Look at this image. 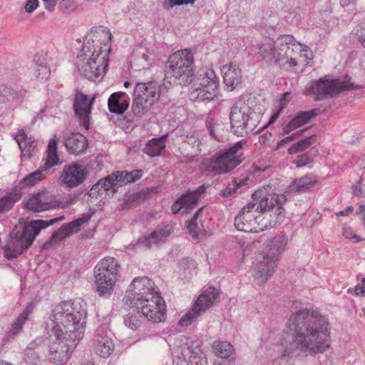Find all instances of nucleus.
Returning a JSON list of instances; mask_svg holds the SVG:
<instances>
[{"label": "nucleus", "instance_id": "f257e3e1", "mask_svg": "<svg viewBox=\"0 0 365 365\" xmlns=\"http://www.w3.org/2000/svg\"><path fill=\"white\" fill-rule=\"evenodd\" d=\"M286 327L289 339L282 344V355L285 358L316 355L325 352L330 346L328 321L316 312L302 309L294 312Z\"/></svg>", "mask_w": 365, "mask_h": 365}, {"label": "nucleus", "instance_id": "f03ea898", "mask_svg": "<svg viewBox=\"0 0 365 365\" xmlns=\"http://www.w3.org/2000/svg\"><path fill=\"white\" fill-rule=\"evenodd\" d=\"M253 201L245 206L235 217V226L239 231L245 232H259L268 227V220L262 215L271 212L270 217L275 220L269 222V225L280 224L284 218L283 205L287 201L284 195L276 193L261 195V191L252 194Z\"/></svg>", "mask_w": 365, "mask_h": 365}, {"label": "nucleus", "instance_id": "7ed1b4c3", "mask_svg": "<svg viewBox=\"0 0 365 365\" xmlns=\"http://www.w3.org/2000/svg\"><path fill=\"white\" fill-rule=\"evenodd\" d=\"M112 34L103 26L92 30L77 56L79 72L90 81H100L108 66V55L111 48Z\"/></svg>", "mask_w": 365, "mask_h": 365}, {"label": "nucleus", "instance_id": "20e7f679", "mask_svg": "<svg viewBox=\"0 0 365 365\" xmlns=\"http://www.w3.org/2000/svg\"><path fill=\"white\" fill-rule=\"evenodd\" d=\"M87 311L80 301H64L53 309L45 323L47 333H59L82 339L86 324Z\"/></svg>", "mask_w": 365, "mask_h": 365}, {"label": "nucleus", "instance_id": "39448f33", "mask_svg": "<svg viewBox=\"0 0 365 365\" xmlns=\"http://www.w3.org/2000/svg\"><path fill=\"white\" fill-rule=\"evenodd\" d=\"M64 219V216L61 215L48 220H32L24 227H14L4 249L5 257L7 259L16 258L32 245L34 238L42 229L63 221Z\"/></svg>", "mask_w": 365, "mask_h": 365}, {"label": "nucleus", "instance_id": "423d86ee", "mask_svg": "<svg viewBox=\"0 0 365 365\" xmlns=\"http://www.w3.org/2000/svg\"><path fill=\"white\" fill-rule=\"evenodd\" d=\"M299 44L291 35H282L274 41L265 38L259 46V53L264 58L288 69L297 65L296 56Z\"/></svg>", "mask_w": 365, "mask_h": 365}, {"label": "nucleus", "instance_id": "0eeeda50", "mask_svg": "<svg viewBox=\"0 0 365 365\" xmlns=\"http://www.w3.org/2000/svg\"><path fill=\"white\" fill-rule=\"evenodd\" d=\"M243 145V140L238 141L229 148L221 150L210 158L204 160L202 163L204 173L215 176L227 173L235 168L245 158L242 153H239Z\"/></svg>", "mask_w": 365, "mask_h": 365}, {"label": "nucleus", "instance_id": "6e6552de", "mask_svg": "<svg viewBox=\"0 0 365 365\" xmlns=\"http://www.w3.org/2000/svg\"><path fill=\"white\" fill-rule=\"evenodd\" d=\"M231 130L237 136L242 137L254 131L259 122V113L254 111L249 101L237 100L230 113Z\"/></svg>", "mask_w": 365, "mask_h": 365}, {"label": "nucleus", "instance_id": "1a4fd4ad", "mask_svg": "<svg viewBox=\"0 0 365 365\" xmlns=\"http://www.w3.org/2000/svg\"><path fill=\"white\" fill-rule=\"evenodd\" d=\"M119 267V263L112 257H104L95 266V285L99 296L109 297L112 294Z\"/></svg>", "mask_w": 365, "mask_h": 365}, {"label": "nucleus", "instance_id": "9d476101", "mask_svg": "<svg viewBox=\"0 0 365 365\" xmlns=\"http://www.w3.org/2000/svg\"><path fill=\"white\" fill-rule=\"evenodd\" d=\"M166 78H175L183 86L192 82L194 76L193 56L190 50L184 49L173 53L165 67Z\"/></svg>", "mask_w": 365, "mask_h": 365}, {"label": "nucleus", "instance_id": "9b49d317", "mask_svg": "<svg viewBox=\"0 0 365 365\" xmlns=\"http://www.w3.org/2000/svg\"><path fill=\"white\" fill-rule=\"evenodd\" d=\"M360 87L350 82L349 79L324 78L307 83L305 93L307 95L314 96L315 100L322 101L334 98L343 91L358 89Z\"/></svg>", "mask_w": 365, "mask_h": 365}, {"label": "nucleus", "instance_id": "f8f14e48", "mask_svg": "<svg viewBox=\"0 0 365 365\" xmlns=\"http://www.w3.org/2000/svg\"><path fill=\"white\" fill-rule=\"evenodd\" d=\"M51 337L49 358L51 362L58 365L66 364L72 351L76 349L81 339L58 333H48Z\"/></svg>", "mask_w": 365, "mask_h": 365}, {"label": "nucleus", "instance_id": "ddd939ff", "mask_svg": "<svg viewBox=\"0 0 365 365\" xmlns=\"http://www.w3.org/2000/svg\"><path fill=\"white\" fill-rule=\"evenodd\" d=\"M219 80L212 69L200 74L192 88L189 98L192 101H210L217 96Z\"/></svg>", "mask_w": 365, "mask_h": 365}, {"label": "nucleus", "instance_id": "4468645a", "mask_svg": "<svg viewBox=\"0 0 365 365\" xmlns=\"http://www.w3.org/2000/svg\"><path fill=\"white\" fill-rule=\"evenodd\" d=\"M160 293L155 290V284L146 277L135 278L130 285V289L125 292L123 303L134 307L142 304L145 299H150Z\"/></svg>", "mask_w": 365, "mask_h": 365}, {"label": "nucleus", "instance_id": "2eb2a0df", "mask_svg": "<svg viewBox=\"0 0 365 365\" xmlns=\"http://www.w3.org/2000/svg\"><path fill=\"white\" fill-rule=\"evenodd\" d=\"M218 298L219 292L213 287H208L198 297L192 309L181 317L178 324L182 327L191 324L194 319L210 309Z\"/></svg>", "mask_w": 365, "mask_h": 365}, {"label": "nucleus", "instance_id": "dca6fc26", "mask_svg": "<svg viewBox=\"0 0 365 365\" xmlns=\"http://www.w3.org/2000/svg\"><path fill=\"white\" fill-rule=\"evenodd\" d=\"M145 299L142 304L135 306L141 310L142 314L149 321L153 323H159L165 319V304L160 294Z\"/></svg>", "mask_w": 365, "mask_h": 365}, {"label": "nucleus", "instance_id": "f3484780", "mask_svg": "<svg viewBox=\"0 0 365 365\" xmlns=\"http://www.w3.org/2000/svg\"><path fill=\"white\" fill-rule=\"evenodd\" d=\"M89 174L88 168L78 163L66 164L63 166L59 180L68 188L76 187L81 185Z\"/></svg>", "mask_w": 365, "mask_h": 365}, {"label": "nucleus", "instance_id": "a211bd4d", "mask_svg": "<svg viewBox=\"0 0 365 365\" xmlns=\"http://www.w3.org/2000/svg\"><path fill=\"white\" fill-rule=\"evenodd\" d=\"M95 97L91 99L79 90H76L73 98V108L76 116L78 118L79 124L86 130L89 129L90 114Z\"/></svg>", "mask_w": 365, "mask_h": 365}, {"label": "nucleus", "instance_id": "6ab92c4d", "mask_svg": "<svg viewBox=\"0 0 365 365\" xmlns=\"http://www.w3.org/2000/svg\"><path fill=\"white\" fill-rule=\"evenodd\" d=\"M275 257L259 255L253 263L254 277L258 284H264L270 278L277 267Z\"/></svg>", "mask_w": 365, "mask_h": 365}, {"label": "nucleus", "instance_id": "aec40b11", "mask_svg": "<svg viewBox=\"0 0 365 365\" xmlns=\"http://www.w3.org/2000/svg\"><path fill=\"white\" fill-rule=\"evenodd\" d=\"M61 205L53 194L48 191L34 194L28 200L26 207L33 212H43L59 207Z\"/></svg>", "mask_w": 365, "mask_h": 365}, {"label": "nucleus", "instance_id": "412c9836", "mask_svg": "<svg viewBox=\"0 0 365 365\" xmlns=\"http://www.w3.org/2000/svg\"><path fill=\"white\" fill-rule=\"evenodd\" d=\"M91 219L89 214H84L80 218H78L69 223L63 224L57 230H55L50 238V240L45 244V245L56 244L61 240L77 233L82 225L86 224Z\"/></svg>", "mask_w": 365, "mask_h": 365}, {"label": "nucleus", "instance_id": "4be33fe9", "mask_svg": "<svg viewBox=\"0 0 365 365\" xmlns=\"http://www.w3.org/2000/svg\"><path fill=\"white\" fill-rule=\"evenodd\" d=\"M93 349L101 357H108L113 350V344L103 327L98 328L93 339Z\"/></svg>", "mask_w": 365, "mask_h": 365}, {"label": "nucleus", "instance_id": "5701e85b", "mask_svg": "<svg viewBox=\"0 0 365 365\" xmlns=\"http://www.w3.org/2000/svg\"><path fill=\"white\" fill-rule=\"evenodd\" d=\"M26 91L21 86L11 87L6 84L0 85V103H9L12 106H19L26 96Z\"/></svg>", "mask_w": 365, "mask_h": 365}, {"label": "nucleus", "instance_id": "b1692460", "mask_svg": "<svg viewBox=\"0 0 365 365\" xmlns=\"http://www.w3.org/2000/svg\"><path fill=\"white\" fill-rule=\"evenodd\" d=\"M133 96H136L142 101H148L151 105H153L160 96L159 86L156 82L137 83L134 89Z\"/></svg>", "mask_w": 365, "mask_h": 365}, {"label": "nucleus", "instance_id": "393cba45", "mask_svg": "<svg viewBox=\"0 0 365 365\" xmlns=\"http://www.w3.org/2000/svg\"><path fill=\"white\" fill-rule=\"evenodd\" d=\"M317 110L312 109L307 111H301L287 123H283L282 125V130L287 134L294 130L305 125L314 117L317 115Z\"/></svg>", "mask_w": 365, "mask_h": 365}, {"label": "nucleus", "instance_id": "a878e982", "mask_svg": "<svg viewBox=\"0 0 365 365\" xmlns=\"http://www.w3.org/2000/svg\"><path fill=\"white\" fill-rule=\"evenodd\" d=\"M317 183V180L316 177L312 174H307L293 180L288 185L286 192L288 193L308 192L310 191Z\"/></svg>", "mask_w": 365, "mask_h": 365}, {"label": "nucleus", "instance_id": "bb28decb", "mask_svg": "<svg viewBox=\"0 0 365 365\" xmlns=\"http://www.w3.org/2000/svg\"><path fill=\"white\" fill-rule=\"evenodd\" d=\"M221 73L225 86L230 91L240 84L242 73L238 66L232 63L223 65L221 68Z\"/></svg>", "mask_w": 365, "mask_h": 365}, {"label": "nucleus", "instance_id": "cd10ccee", "mask_svg": "<svg viewBox=\"0 0 365 365\" xmlns=\"http://www.w3.org/2000/svg\"><path fill=\"white\" fill-rule=\"evenodd\" d=\"M130 98L125 92L112 93L108 100V107L110 112L121 115L128 108Z\"/></svg>", "mask_w": 365, "mask_h": 365}, {"label": "nucleus", "instance_id": "c85d7f7f", "mask_svg": "<svg viewBox=\"0 0 365 365\" xmlns=\"http://www.w3.org/2000/svg\"><path fill=\"white\" fill-rule=\"evenodd\" d=\"M198 201L197 195L185 193L172 205V212L173 214H187L197 205Z\"/></svg>", "mask_w": 365, "mask_h": 365}, {"label": "nucleus", "instance_id": "c756f323", "mask_svg": "<svg viewBox=\"0 0 365 365\" xmlns=\"http://www.w3.org/2000/svg\"><path fill=\"white\" fill-rule=\"evenodd\" d=\"M65 146L70 154L79 155L88 148V140L79 133H72L65 140Z\"/></svg>", "mask_w": 365, "mask_h": 365}, {"label": "nucleus", "instance_id": "7c9ffc66", "mask_svg": "<svg viewBox=\"0 0 365 365\" xmlns=\"http://www.w3.org/2000/svg\"><path fill=\"white\" fill-rule=\"evenodd\" d=\"M14 140L18 143L24 156L29 158L31 151L36 147L37 143L31 137L27 136L24 128L18 130L17 134L14 136Z\"/></svg>", "mask_w": 365, "mask_h": 365}, {"label": "nucleus", "instance_id": "2f4dec72", "mask_svg": "<svg viewBox=\"0 0 365 365\" xmlns=\"http://www.w3.org/2000/svg\"><path fill=\"white\" fill-rule=\"evenodd\" d=\"M170 235L167 228L158 229L151 232L148 236L139 240V242L145 247L150 248L153 245H158L165 242Z\"/></svg>", "mask_w": 365, "mask_h": 365}, {"label": "nucleus", "instance_id": "473e14b6", "mask_svg": "<svg viewBox=\"0 0 365 365\" xmlns=\"http://www.w3.org/2000/svg\"><path fill=\"white\" fill-rule=\"evenodd\" d=\"M34 62V75L36 78L41 81H46L51 75V70L45 58L41 55H36Z\"/></svg>", "mask_w": 365, "mask_h": 365}, {"label": "nucleus", "instance_id": "72a5a7b5", "mask_svg": "<svg viewBox=\"0 0 365 365\" xmlns=\"http://www.w3.org/2000/svg\"><path fill=\"white\" fill-rule=\"evenodd\" d=\"M168 136V134H165L160 138H155L149 140L143 149L144 153L150 157L160 155L165 148V140Z\"/></svg>", "mask_w": 365, "mask_h": 365}, {"label": "nucleus", "instance_id": "f704fd0d", "mask_svg": "<svg viewBox=\"0 0 365 365\" xmlns=\"http://www.w3.org/2000/svg\"><path fill=\"white\" fill-rule=\"evenodd\" d=\"M59 163V157L57 152V142L55 136L49 140L47 146L44 170L48 171L49 169Z\"/></svg>", "mask_w": 365, "mask_h": 365}, {"label": "nucleus", "instance_id": "c9c22d12", "mask_svg": "<svg viewBox=\"0 0 365 365\" xmlns=\"http://www.w3.org/2000/svg\"><path fill=\"white\" fill-rule=\"evenodd\" d=\"M287 241L284 235L274 237L270 241L269 249L266 255L275 257L278 261L279 256L284 251Z\"/></svg>", "mask_w": 365, "mask_h": 365}, {"label": "nucleus", "instance_id": "e433bc0d", "mask_svg": "<svg viewBox=\"0 0 365 365\" xmlns=\"http://www.w3.org/2000/svg\"><path fill=\"white\" fill-rule=\"evenodd\" d=\"M21 197V193L18 191H11L0 198V214L10 210L16 202Z\"/></svg>", "mask_w": 365, "mask_h": 365}, {"label": "nucleus", "instance_id": "4c0bfd02", "mask_svg": "<svg viewBox=\"0 0 365 365\" xmlns=\"http://www.w3.org/2000/svg\"><path fill=\"white\" fill-rule=\"evenodd\" d=\"M118 173L119 171H117L107 178L100 180L104 192L112 191L115 192L119 187L124 185Z\"/></svg>", "mask_w": 365, "mask_h": 365}, {"label": "nucleus", "instance_id": "58836bf2", "mask_svg": "<svg viewBox=\"0 0 365 365\" xmlns=\"http://www.w3.org/2000/svg\"><path fill=\"white\" fill-rule=\"evenodd\" d=\"M202 210L203 207H201L194 214L187 227L190 235L195 239H198L202 236L205 231L202 229V223L198 222L199 216Z\"/></svg>", "mask_w": 365, "mask_h": 365}, {"label": "nucleus", "instance_id": "ea45409f", "mask_svg": "<svg viewBox=\"0 0 365 365\" xmlns=\"http://www.w3.org/2000/svg\"><path fill=\"white\" fill-rule=\"evenodd\" d=\"M47 173V171L38 170L25 176L19 182L20 189H24L28 187L33 186L42 180Z\"/></svg>", "mask_w": 365, "mask_h": 365}, {"label": "nucleus", "instance_id": "a19ab883", "mask_svg": "<svg viewBox=\"0 0 365 365\" xmlns=\"http://www.w3.org/2000/svg\"><path fill=\"white\" fill-rule=\"evenodd\" d=\"M212 349L215 354L220 358H227L233 352L232 345L227 341H215Z\"/></svg>", "mask_w": 365, "mask_h": 365}, {"label": "nucleus", "instance_id": "79ce46f5", "mask_svg": "<svg viewBox=\"0 0 365 365\" xmlns=\"http://www.w3.org/2000/svg\"><path fill=\"white\" fill-rule=\"evenodd\" d=\"M317 140L316 135H312L302 139L297 143L292 145L289 149L288 153L290 155L296 154L299 151H302L308 148L311 145L314 144Z\"/></svg>", "mask_w": 365, "mask_h": 365}, {"label": "nucleus", "instance_id": "37998d69", "mask_svg": "<svg viewBox=\"0 0 365 365\" xmlns=\"http://www.w3.org/2000/svg\"><path fill=\"white\" fill-rule=\"evenodd\" d=\"M151 106L149 101H142L138 97L133 96V102L131 107L132 113L134 115L140 117L148 110Z\"/></svg>", "mask_w": 365, "mask_h": 365}, {"label": "nucleus", "instance_id": "c03bdc74", "mask_svg": "<svg viewBox=\"0 0 365 365\" xmlns=\"http://www.w3.org/2000/svg\"><path fill=\"white\" fill-rule=\"evenodd\" d=\"M24 360L26 363L31 365H41L43 355L41 351L31 349H25L24 351Z\"/></svg>", "mask_w": 365, "mask_h": 365}, {"label": "nucleus", "instance_id": "a18cd8bd", "mask_svg": "<svg viewBox=\"0 0 365 365\" xmlns=\"http://www.w3.org/2000/svg\"><path fill=\"white\" fill-rule=\"evenodd\" d=\"M152 54L145 48L140 47L133 54V61L139 62L143 68H145L150 64V58Z\"/></svg>", "mask_w": 365, "mask_h": 365}, {"label": "nucleus", "instance_id": "49530a36", "mask_svg": "<svg viewBox=\"0 0 365 365\" xmlns=\"http://www.w3.org/2000/svg\"><path fill=\"white\" fill-rule=\"evenodd\" d=\"M291 100V93L289 92L284 93L278 102L279 108L269 118L268 123L266 125L272 124L275 122L279 117L282 110L287 106V103Z\"/></svg>", "mask_w": 365, "mask_h": 365}, {"label": "nucleus", "instance_id": "de8ad7c7", "mask_svg": "<svg viewBox=\"0 0 365 365\" xmlns=\"http://www.w3.org/2000/svg\"><path fill=\"white\" fill-rule=\"evenodd\" d=\"M142 174L143 170H135L132 172L119 171L118 175H120V178L122 179L123 183L126 185L129 182H135L136 180L140 178Z\"/></svg>", "mask_w": 365, "mask_h": 365}, {"label": "nucleus", "instance_id": "09e8293b", "mask_svg": "<svg viewBox=\"0 0 365 365\" xmlns=\"http://www.w3.org/2000/svg\"><path fill=\"white\" fill-rule=\"evenodd\" d=\"M140 317L139 314L129 313L124 317V324L130 329L136 330L140 325Z\"/></svg>", "mask_w": 365, "mask_h": 365}, {"label": "nucleus", "instance_id": "8fccbe9b", "mask_svg": "<svg viewBox=\"0 0 365 365\" xmlns=\"http://www.w3.org/2000/svg\"><path fill=\"white\" fill-rule=\"evenodd\" d=\"M240 186L241 183H237L235 180H233L226 187L221 190L220 195L224 197H228L231 195L235 193Z\"/></svg>", "mask_w": 365, "mask_h": 365}, {"label": "nucleus", "instance_id": "3c124183", "mask_svg": "<svg viewBox=\"0 0 365 365\" xmlns=\"http://www.w3.org/2000/svg\"><path fill=\"white\" fill-rule=\"evenodd\" d=\"M25 321L19 317L11 325V329L7 333L8 336L11 337L20 333L22 330V327Z\"/></svg>", "mask_w": 365, "mask_h": 365}, {"label": "nucleus", "instance_id": "603ef678", "mask_svg": "<svg viewBox=\"0 0 365 365\" xmlns=\"http://www.w3.org/2000/svg\"><path fill=\"white\" fill-rule=\"evenodd\" d=\"M185 143H187L192 147L196 155H197L201 151L200 148L201 142L199 138L196 135H192L190 136H186Z\"/></svg>", "mask_w": 365, "mask_h": 365}, {"label": "nucleus", "instance_id": "864d4df0", "mask_svg": "<svg viewBox=\"0 0 365 365\" xmlns=\"http://www.w3.org/2000/svg\"><path fill=\"white\" fill-rule=\"evenodd\" d=\"M195 1V0H165L163 3V6L166 9H170L175 6H181L187 4H192Z\"/></svg>", "mask_w": 365, "mask_h": 365}, {"label": "nucleus", "instance_id": "5fc2aeb1", "mask_svg": "<svg viewBox=\"0 0 365 365\" xmlns=\"http://www.w3.org/2000/svg\"><path fill=\"white\" fill-rule=\"evenodd\" d=\"M312 163V160L307 153H303L297 156L294 163L297 168L306 166Z\"/></svg>", "mask_w": 365, "mask_h": 365}, {"label": "nucleus", "instance_id": "6e6d98bb", "mask_svg": "<svg viewBox=\"0 0 365 365\" xmlns=\"http://www.w3.org/2000/svg\"><path fill=\"white\" fill-rule=\"evenodd\" d=\"M139 199H140V195L138 193H133V194L129 195L127 197L125 202L121 205L122 209L123 210L130 209V208L134 207L135 205H134L133 203L135 202Z\"/></svg>", "mask_w": 365, "mask_h": 365}, {"label": "nucleus", "instance_id": "4d7b16f0", "mask_svg": "<svg viewBox=\"0 0 365 365\" xmlns=\"http://www.w3.org/2000/svg\"><path fill=\"white\" fill-rule=\"evenodd\" d=\"M103 191H104L103 187L100 180H98V182L93 185L91 189L88 192V195L91 197H97L98 195H102L103 194Z\"/></svg>", "mask_w": 365, "mask_h": 365}, {"label": "nucleus", "instance_id": "13d9d810", "mask_svg": "<svg viewBox=\"0 0 365 365\" xmlns=\"http://www.w3.org/2000/svg\"><path fill=\"white\" fill-rule=\"evenodd\" d=\"M302 131L303 130L297 132L294 134H292V135L283 138L282 140H279V142H277V146H276V150L280 149L281 148H282L284 146V145L287 144V143H290L291 141H292L298 135H299L302 133Z\"/></svg>", "mask_w": 365, "mask_h": 365}, {"label": "nucleus", "instance_id": "bf43d9fd", "mask_svg": "<svg viewBox=\"0 0 365 365\" xmlns=\"http://www.w3.org/2000/svg\"><path fill=\"white\" fill-rule=\"evenodd\" d=\"M38 6V0H27L24 9L27 13H32Z\"/></svg>", "mask_w": 365, "mask_h": 365}, {"label": "nucleus", "instance_id": "052dcab7", "mask_svg": "<svg viewBox=\"0 0 365 365\" xmlns=\"http://www.w3.org/2000/svg\"><path fill=\"white\" fill-rule=\"evenodd\" d=\"M43 343L42 338H36L33 341H31L26 349H31L34 350L41 351V344Z\"/></svg>", "mask_w": 365, "mask_h": 365}, {"label": "nucleus", "instance_id": "680f3d73", "mask_svg": "<svg viewBox=\"0 0 365 365\" xmlns=\"http://www.w3.org/2000/svg\"><path fill=\"white\" fill-rule=\"evenodd\" d=\"M34 309V305L32 304H29L24 311L20 314L19 317L24 319L25 322L28 319L29 315L32 312Z\"/></svg>", "mask_w": 365, "mask_h": 365}, {"label": "nucleus", "instance_id": "e2e57ef3", "mask_svg": "<svg viewBox=\"0 0 365 365\" xmlns=\"http://www.w3.org/2000/svg\"><path fill=\"white\" fill-rule=\"evenodd\" d=\"M195 155H197L196 154H192V155H184L183 157H182L180 160V162L181 163H192L194 161H195Z\"/></svg>", "mask_w": 365, "mask_h": 365}, {"label": "nucleus", "instance_id": "0e129e2a", "mask_svg": "<svg viewBox=\"0 0 365 365\" xmlns=\"http://www.w3.org/2000/svg\"><path fill=\"white\" fill-rule=\"evenodd\" d=\"M205 190H206V186L205 185H200V187H198L197 189H196L193 192H191L190 193L197 195V200H199L201 195H202L205 192Z\"/></svg>", "mask_w": 365, "mask_h": 365}, {"label": "nucleus", "instance_id": "69168bd1", "mask_svg": "<svg viewBox=\"0 0 365 365\" xmlns=\"http://www.w3.org/2000/svg\"><path fill=\"white\" fill-rule=\"evenodd\" d=\"M356 214L357 216L361 220H363L364 223H365V205H361L359 206Z\"/></svg>", "mask_w": 365, "mask_h": 365}, {"label": "nucleus", "instance_id": "338daca9", "mask_svg": "<svg viewBox=\"0 0 365 365\" xmlns=\"http://www.w3.org/2000/svg\"><path fill=\"white\" fill-rule=\"evenodd\" d=\"M354 294L356 296H358V295L364 296L365 295V286H362L360 284L356 285L354 288Z\"/></svg>", "mask_w": 365, "mask_h": 365}, {"label": "nucleus", "instance_id": "774afa93", "mask_svg": "<svg viewBox=\"0 0 365 365\" xmlns=\"http://www.w3.org/2000/svg\"><path fill=\"white\" fill-rule=\"evenodd\" d=\"M353 211H354V207L348 206L344 210L336 212V216H345V215H347L349 213L352 212Z\"/></svg>", "mask_w": 365, "mask_h": 365}]
</instances>
